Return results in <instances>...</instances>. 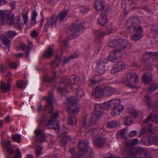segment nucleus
Masks as SVG:
<instances>
[{"instance_id": "1", "label": "nucleus", "mask_w": 158, "mask_h": 158, "mask_svg": "<svg viewBox=\"0 0 158 158\" xmlns=\"http://www.w3.org/2000/svg\"><path fill=\"white\" fill-rule=\"evenodd\" d=\"M44 99L47 100V103L44 108L45 110L48 111L50 116L48 121H43L42 120L39 123V125L43 124L44 126H46L49 128H53L56 130H59L60 128L59 122L56 118L59 115V112H52L53 106L52 102L53 100V97L52 92H49L48 97H44Z\"/></svg>"}, {"instance_id": "5", "label": "nucleus", "mask_w": 158, "mask_h": 158, "mask_svg": "<svg viewBox=\"0 0 158 158\" xmlns=\"http://www.w3.org/2000/svg\"><path fill=\"white\" fill-rule=\"evenodd\" d=\"M68 12L67 11H62L58 14V16L55 15L52 16L50 19H48L46 23L44 26V30L47 31L48 29L52 28L53 27H56L58 19L61 21H63L67 16Z\"/></svg>"}, {"instance_id": "54", "label": "nucleus", "mask_w": 158, "mask_h": 158, "mask_svg": "<svg viewBox=\"0 0 158 158\" xmlns=\"http://www.w3.org/2000/svg\"><path fill=\"white\" fill-rule=\"evenodd\" d=\"M102 80L100 78H97L94 79H91L90 80V82L93 85L96 84L99 82H100Z\"/></svg>"}, {"instance_id": "47", "label": "nucleus", "mask_w": 158, "mask_h": 158, "mask_svg": "<svg viewBox=\"0 0 158 158\" xmlns=\"http://www.w3.org/2000/svg\"><path fill=\"white\" fill-rule=\"evenodd\" d=\"M36 48V46L33 45L32 42L28 41V44L26 46V50L30 51L31 49H35Z\"/></svg>"}, {"instance_id": "28", "label": "nucleus", "mask_w": 158, "mask_h": 158, "mask_svg": "<svg viewBox=\"0 0 158 158\" xmlns=\"http://www.w3.org/2000/svg\"><path fill=\"white\" fill-rule=\"evenodd\" d=\"M53 50L50 47H48L44 52L43 56L44 58H50L53 54Z\"/></svg>"}, {"instance_id": "41", "label": "nucleus", "mask_w": 158, "mask_h": 158, "mask_svg": "<svg viewBox=\"0 0 158 158\" xmlns=\"http://www.w3.org/2000/svg\"><path fill=\"white\" fill-rule=\"evenodd\" d=\"M158 88V84H152L149 87L148 92L150 93L152 92L157 89Z\"/></svg>"}, {"instance_id": "49", "label": "nucleus", "mask_w": 158, "mask_h": 158, "mask_svg": "<svg viewBox=\"0 0 158 158\" xmlns=\"http://www.w3.org/2000/svg\"><path fill=\"white\" fill-rule=\"evenodd\" d=\"M125 130L123 129L122 130L118 131L117 132L118 137H120L121 138L126 139V136L125 135Z\"/></svg>"}, {"instance_id": "22", "label": "nucleus", "mask_w": 158, "mask_h": 158, "mask_svg": "<svg viewBox=\"0 0 158 158\" xmlns=\"http://www.w3.org/2000/svg\"><path fill=\"white\" fill-rule=\"evenodd\" d=\"M106 139L102 137L97 138L94 141V143L97 147L101 148L105 144Z\"/></svg>"}, {"instance_id": "23", "label": "nucleus", "mask_w": 158, "mask_h": 158, "mask_svg": "<svg viewBox=\"0 0 158 158\" xmlns=\"http://www.w3.org/2000/svg\"><path fill=\"white\" fill-rule=\"evenodd\" d=\"M1 89L2 91L4 93L8 92L10 89V83H6L1 81Z\"/></svg>"}, {"instance_id": "34", "label": "nucleus", "mask_w": 158, "mask_h": 158, "mask_svg": "<svg viewBox=\"0 0 158 158\" xmlns=\"http://www.w3.org/2000/svg\"><path fill=\"white\" fill-rule=\"evenodd\" d=\"M68 124L70 125H74L76 124L77 120L74 116H70L68 118Z\"/></svg>"}, {"instance_id": "25", "label": "nucleus", "mask_w": 158, "mask_h": 158, "mask_svg": "<svg viewBox=\"0 0 158 158\" xmlns=\"http://www.w3.org/2000/svg\"><path fill=\"white\" fill-rule=\"evenodd\" d=\"M117 89L115 88L110 86L105 87V94L107 96H110L116 92Z\"/></svg>"}, {"instance_id": "58", "label": "nucleus", "mask_w": 158, "mask_h": 158, "mask_svg": "<svg viewBox=\"0 0 158 158\" xmlns=\"http://www.w3.org/2000/svg\"><path fill=\"white\" fill-rule=\"evenodd\" d=\"M119 71V70H118V69L117 67L115 66V65H114V66L110 70L111 73L113 74H115Z\"/></svg>"}, {"instance_id": "7", "label": "nucleus", "mask_w": 158, "mask_h": 158, "mask_svg": "<svg viewBox=\"0 0 158 158\" xmlns=\"http://www.w3.org/2000/svg\"><path fill=\"white\" fill-rule=\"evenodd\" d=\"M78 100L76 98L72 97L66 99L65 103L67 104L66 110L71 114H78L79 111V105L77 104Z\"/></svg>"}, {"instance_id": "63", "label": "nucleus", "mask_w": 158, "mask_h": 158, "mask_svg": "<svg viewBox=\"0 0 158 158\" xmlns=\"http://www.w3.org/2000/svg\"><path fill=\"white\" fill-rule=\"evenodd\" d=\"M9 67L12 69H16L17 68V64L14 62L9 63Z\"/></svg>"}, {"instance_id": "46", "label": "nucleus", "mask_w": 158, "mask_h": 158, "mask_svg": "<svg viewBox=\"0 0 158 158\" xmlns=\"http://www.w3.org/2000/svg\"><path fill=\"white\" fill-rule=\"evenodd\" d=\"M132 121L131 117L130 116H127L126 117L124 123L126 125L129 126L132 123Z\"/></svg>"}, {"instance_id": "48", "label": "nucleus", "mask_w": 158, "mask_h": 158, "mask_svg": "<svg viewBox=\"0 0 158 158\" xmlns=\"http://www.w3.org/2000/svg\"><path fill=\"white\" fill-rule=\"evenodd\" d=\"M118 40H115L110 42L109 45L110 48H115L118 45Z\"/></svg>"}, {"instance_id": "21", "label": "nucleus", "mask_w": 158, "mask_h": 158, "mask_svg": "<svg viewBox=\"0 0 158 158\" xmlns=\"http://www.w3.org/2000/svg\"><path fill=\"white\" fill-rule=\"evenodd\" d=\"M104 0H95L94 4L95 9L98 11H100L103 9L105 6Z\"/></svg>"}, {"instance_id": "13", "label": "nucleus", "mask_w": 158, "mask_h": 158, "mask_svg": "<svg viewBox=\"0 0 158 158\" xmlns=\"http://www.w3.org/2000/svg\"><path fill=\"white\" fill-rule=\"evenodd\" d=\"M126 82L127 83L134 85L138 82V75L134 72L128 73L126 76Z\"/></svg>"}, {"instance_id": "56", "label": "nucleus", "mask_w": 158, "mask_h": 158, "mask_svg": "<svg viewBox=\"0 0 158 158\" xmlns=\"http://www.w3.org/2000/svg\"><path fill=\"white\" fill-rule=\"evenodd\" d=\"M23 19L24 24H26L28 22V12L23 14Z\"/></svg>"}, {"instance_id": "29", "label": "nucleus", "mask_w": 158, "mask_h": 158, "mask_svg": "<svg viewBox=\"0 0 158 158\" xmlns=\"http://www.w3.org/2000/svg\"><path fill=\"white\" fill-rule=\"evenodd\" d=\"M62 135H64V136L62 137L61 143L63 146H65L67 144L69 140H71L72 139L67 133L63 134Z\"/></svg>"}, {"instance_id": "11", "label": "nucleus", "mask_w": 158, "mask_h": 158, "mask_svg": "<svg viewBox=\"0 0 158 158\" xmlns=\"http://www.w3.org/2000/svg\"><path fill=\"white\" fill-rule=\"evenodd\" d=\"M84 27L82 23H79L77 22L72 24L69 28V32L70 35L72 36L70 39H72L73 36L75 37L78 35L80 31Z\"/></svg>"}, {"instance_id": "53", "label": "nucleus", "mask_w": 158, "mask_h": 158, "mask_svg": "<svg viewBox=\"0 0 158 158\" xmlns=\"http://www.w3.org/2000/svg\"><path fill=\"white\" fill-rule=\"evenodd\" d=\"M17 35V33L14 31H9L7 32V36L12 39Z\"/></svg>"}, {"instance_id": "62", "label": "nucleus", "mask_w": 158, "mask_h": 158, "mask_svg": "<svg viewBox=\"0 0 158 158\" xmlns=\"http://www.w3.org/2000/svg\"><path fill=\"white\" fill-rule=\"evenodd\" d=\"M153 115V112L151 113L143 121V122L146 123L148 122L152 118Z\"/></svg>"}, {"instance_id": "31", "label": "nucleus", "mask_w": 158, "mask_h": 158, "mask_svg": "<svg viewBox=\"0 0 158 158\" xmlns=\"http://www.w3.org/2000/svg\"><path fill=\"white\" fill-rule=\"evenodd\" d=\"M119 125L118 122L115 120H112L109 121L107 123L106 126L109 128H113Z\"/></svg>"}, {"instance_id": "30", "label": "nucleus", "mask_w": 158, "mask_h": 158, "mask_svg": "<svg viewBox=\"0 0 158 158\" xmlns=\"http://www.w3.org/2000/svg\"><path fill=\"white\" fill-rule=\"evenodd\" d=\"M143 143L147 145H150L153 144L152 136H145L143 138Z\"/></svg>"}, {"instance_id": "35", "label": "nucleus", "mask_w": 158, "mask_h": 158, "mask_svg": "<svg viewBox=\"0 0 158 158\" xmlns=\"http://www.w3.org/2000/svg\"><path fill=\"white\" fill-rule=\"evenodd\" d=\"M37 15V13L34 10L32 13V15L31 19V23L32 25H35L36 23V18Z\"/></svg>"}, {"instance_id": "60", "label": "nucleus", "mask_w": 158, "mask_h": 158, "mask_svg": "<svg viewBox=\"0 0 158 158\" xmlns=\"http://www.w3.org/2000/svg\"><path fill=\"white\" fill-rule=\"evenodd\" d=\"M129 112L131 114L133 115L134 118H136L138 116V114L135 110L132 109L130 110L129 111Z\"/></svg>"}, {"instance_id": "42", "label": "nucleus", "mask_w": 158, "mask_h": 158, "mask_svg": "<svg viewBox=\"0 0 158 158\" xmlns=\"http://www.w3.org/2000/svg\"><path fill=\"white\" fill-rule=\"evenodd\" d=\"M17 87L20 89H24L26 87L25 83L23 81H19L16 82Z\"/></svg>"}, {"instance_id": "9", "label": "nucleus", "mask_w": 158, "mask_h": 158, "mask_svg": "<svg viewBox=\"0 0 158 158\" xmlns=\"http://www.w3.org/2000/svg\"><path fill=\"white\" fill-rule=\"evenodd\" d=\"M110 101L111 114L113 116L119 115V113L122 111L123 109V106L121 104L120 100L114 99L110 100Z\"/></svg>"}, {"instance_id": "6", "label": "nucleus", "mask_w": 158, "mask_h": 158, "mask_svg": "<svg viewBox=\"0 0 158 158\" xmlns=\"http://www.w3.org/2000/svg\"><path fill=\"white\" fill-rule=\"evenodd\" d=\"M144 149L143 148L137 149L135 148H127L123 152L124 155L123 158H142L141 157H135V156L143 152ZM143 158H151V156L149 153L145 154Z\"/></svg>"}, {"instance_id": "33", "label": "nucleus", "mask_w": 158, "mask_h": 158, "mask_svg": "<svg viewBox=\"0 0 158 158\" xmlns=\"http://www.w3.org/2000/svg\"><path fill=\"white\" fill-rule=\"evenodd\" d=\"M69 151L72 155V156L71 158H82L81 155L80 154V152H79V154L76 153L75 152V148H74L70 149Z\"/></svg>"}, {"instance_id": "12", "label": "nucleus", "mask_w": 158, "mask_h": 158, "mask_svg": "<svg viewBox=\"0 0 158 158\" xmlns=\"http://www.w3.org/2000/svg\"><path fill=\"white\" fill-rule=\"evenodd\" d=\"M108 60L106 58L104 59H99L97 61L96 65L97 69L96 72L99 75H101L104 73L106 64Z\"/></svg>"}, {"instance_id": "27", "label": "nucleus", "mask_w": 158, "mask_h": 158, "mask_svg": "<svg viewBox=\"0 0 158 158\" xmlns=\"http://www.w3.org/2000/svg\"><path fill=\"white\" fill-rule=\"evenodd\" d=\"M102 108L100 104H94V113L97 116H100L102 114Z\"/></svg>"}, {"instance_id": "24", "label": "nucleus", "mask_w": 158, "mask_h": 158, "mask_svg": "<svg viewBox=\"0 0 158 158\" xmlns=\"http://www.w3.org/2000/svg\"><path fill=\"white\" fill-rule=\"evenodd\" d=\"M86 118L85 117H84V123H83V126L85 128V130L87 131H89V132L91 133L93 135L96 136L98 133L99 129H88V127L86 124Z\"/></svg>"}, {"instance_id": "20", "label": "nucleus", "mask_w": 158, "mask_h": 158, "mask_svg": "<svg viewBox=\"0 0 158 158\" xmlns=\"http://www.w3.org/2000/svg\"><path fill=\"white\" fill-rule=\"evenodd\" d=\"M62 54L60 55H57L56 56L55 59L50 63V66L52 69H55L59 66V64L61 61V57Z\"/></svg>"}, {"instance_id": "37", "label": "nucleus", "mask_w": 158, "mask_h": 158, "mask_svg": "<svg viewBox=\"0 0 158 158\" xmlns=\"http://www.w3.org/2000/svg\"><path fill=\"white\" fill-rule=\"evenodd\" d=\"M114 65L120 71L124 69L125 68V64L122 61H119L117 64Z\"/></svg>"}, {"instance_id": "45", "label": "nucleus", "mask_w": 158, "mask_h": 158, "mask_svg": "<svg viewBox=\"0 0 158 158\" xmlns=\"http://www.w3.org/2000/svg\"><path fill=\"white\" fill-rule=\"evenodd\" d=\"M151 77L147 75V74H144L143 75V81L145 84L148 83L151 80Z\"/></svg>"}, {"instance_id": "43", "label": "nucleus", "mask_w": 158, "mask_h": 158, "mask_svg": "<svg viewBox=\"0 0 158 158\" xmlns=\"http://www.w3.org/2000/svg\"><path fill=\"white\" fill-rule=\"evenodd\" d=\"M145 102L148 106H150L152 105V100L149 94H147L145 95Z\"/></svg>"}, {"instance_id": "40", "label": "nucleus", "mask_w": 158, "mask_h": 158, "mask_svg": "<svg viewBox=\"0 0 158 158\" xmlns=\"http://www.w3.org/2000/svg\"><path fill=\"white\" fill-rule=\"evenodd\" d=\"M89 5L83 6L80 7V10L83 14L87 13L89 10Z\"/></svg>"}, {"instance_id": "15", "label": "nucleus", "mask_w": 158, "mask_h": 158, "mask_svg": "<svg viewBox=\"0 0 158 158\" xmlns=\"http://www.w3.org/2000/svg\"><path fill=\"white\" fill-rule=\"evenodd\" d=\"M136 4V2L132 0H125L122 4V7L125 10H130L133 9Z\"/></svg>"}, {"instance_id": "4", "label": "nucleus", "mask_w": 158, "mask_h": 158, "mask_svg": "<svg viewBox=\"0 0 158 158\" xmlns=\"http://www.w3.org/2000/svg\"><path fill=\"white\" fill-rule=\"evenodd\" d=\"M129 22H131V25L127 24L128 26L127 30L131 32H136L133 36L132 39L133 40L136 41L139 40L142 37V33L143 32V27L138 25H135L131 19H129L127 21V23Z\"/></svg>"}, {"instance_id": "36", "label": "nucleus", "mask_w": 158, "mask_h": 158, "mask_svg": "<svg viewBox=\"0 0 158 158\" xmlns=\"http://www.w3.org/2000/svg\"><path fill=\"white\" fill-rule=\"evenodd\" d=\"M46 136L44 133L41 134L39 136L36 137V139L39 143H42L46 141Z\"/></svg>"}, {"instance_id": "3", "label": "nucleus", "mask_w": 158, "mask_h": 158, "mask_svg": "<svg viewBox=\"0 0 158 158\" xmlns=\"http://www.w3.org/2000/svg\"><path fill=\"white\" fill-rule=\"evenodd\" d=\"M62 81L61 82L69 85L74 89H76L84 83L85 78L83 76L79 77L76 75H73L69 77L64 78Z\"/></svg>"}, {"instance_id": "19", "label": "nucleus", "mask_w": 158, "mask_h": 158, "mask_svg": "<svg viewBox=\"0 0 158 158\" xmlns=\"http://www.w3.org/2000/svg\"><path fill=\"white\" fill-rule=\"evenodd\" d=\"M118 45L122 48H129L131 46V44L127 40L122 39H118Z\"/></svg>"}, {"instance_id": "17", "label": "nucleus", "mask_w": 158, "mask_h": 158, "mask_svg": "<svg viewBox=\"0 0 158 158\" xmlns=\"http://www.w3.org/2000/svg\"><path fill=\"white\" fill-rule=\"evenodd\" d=\"M110 11V9L108 8L105 9L104 12L99 15L98 18V24L102 26H104L107 21L106 15Z\"/></svg>"}, {"instance_id": "50", "label": "nucleus", "mask_w": 158, "mask_h": 158, "mask_svg": "<svg viewBox=\"0 0 158 158\" xmlns=\"http://www.w3.org/2000/svg\"><path fill=\"white\" fill-rule=\"evenodd\" d=\"M42 150V147L41 146H37L35 150V153L36 156L38 157L41 154V151Z\"/></svg>"}, {"instance_id": "51", "label": "nucleus", "mask_w": 158, "mask_h": 158, "mask_svg": "<svg viewBox=\"0 0 158 158\" xmlns=\"http://www.w3.org/2000/svg\"><path fill=\"white\" fill-rule=\"evenodd\" d=\"M100 116H97L94 113L91 116L90 119V122L91 124H94L98 119V118Z\"/></svg>"}, {"instance_id": "61", "label": "nucleus", "mask_w": 158, "mask_h": 158, "mask_svg": "<svg viewBox=\"0 0 158 158\" xmlns=\"http://www.w3.org/2000/svg\"><path fill=\"white\" fill-rule=\"evenodd\" d=\"M9 4L11 7V10H13L15 8L16 4L15 2L11 1L9 2Z\"/></svg>"}, {"instance_id": "18", "label": "nucleus", "mask_w": 158, "mask_h": 158, "mask_svg": "<svg viewBox=\"0 0 158 158\" xmlns=\"http://www.w3.org/2000/svg\"><path fill=\"white\" fill-rule=\"evenodd\" d=\"M1 144L2 147H4L6 148L9 154L12 155L13 154L14 150L10 141L9 140L5 141L2 139Z\"/></svg>"}, {"instance_id": "16", "label": "nucleus", "mask_w": 158, "mask_h": 158, "mask_svg": "<svg viewBox=\"0 0 158 158\" xmlns=\"http://www.w3.org/2000/svg\"><path fill=\"white\" fill-rule=\"evenodd\" d=\"M121 51V50H117L111 51L109 55L110 60L113 62H115L121 58L122 56Z\"/></svg>"}, {"instance_id": "39", "label": "nucleus", "mask_w": 158, "mask_h": 158, "mask_svg": "<svg viewBox=\"0 0 158 158\" xmlns=\"http://www.w3.org/2000/svg\"><path fill=\"white\" fill-rule=\"evenodd\" d=\"M78 56V55L76 53H75L72 54L68 58L64 57L63 64L66 63L71 59H73L77 58Z\"/></svg>"}, {"instance_id": "26", "label": "nucleus", "mask_w": 158, "mask_h": 158, "mask_svg": "<svg viewBox=\"0 0 158 158\" xmlns=\"http://www.w3.org/2000/svg\"><path fill=\"white\" fill-rule=\"evenodd\" d=\"M0 39L2 43L6 47L8 48L9 50L11 44L10 40L4 35L1 36Z\"/></svg>"}, {"instance_id": "57", "label": "nucleus", "mask_w": 158, "mask_h": 158, "mask_svg": "<svg viewBox=\"0 0 158 158\" xmlns=\"http://www.w3.org/2000/svg\"><path fill=\"white\" fill-rule=\"evenodd\" d=\"M153 144L155 145L158 146V135L155 136H152Z\"/></svg>"}, {"instance_id": "10", "label": "nucleus", "mask_w": 158, "mask_h": 158, "mask_svg": "<svg viewBox=\"0 0 158 158\" xmlns=\"http://www.w3.org/2000/svg\"><path fill=\"white\" fill-rule=\"evenodd\" d=\"M112 31L113 29L110 25L108 26L106 32L101 30H96L94 32V34L96 36V38L94 40L96 44H99V47H100L102 45L101 39L105 35L112 33Z\"/></svg>"}, {"instance_id": "38", "label": "nucleus", "mask_w": 158, "mask_h": 158, "mask_svg": "<svg viewBox=\"0 0 158 158\" xmlns=\"http://www.w3.org/2000/svg\"><path fill=\"white\" fill-rule=\"evenodd\" d=\"M12 138L14 142L20 143L21 141L20 139H21V137L20 135L18 134H15L13 135L12 136Z\"/></svg>"}, {"instance_id": "14", "label": "nucleus", "mask_w": 158, "mask_h": 158, "mask_svg": "<svg viewBox=\"0 0 158 158\" xmlns=\"http://www.w3.org/2000/svg\"><path fill=\"white\" fill-rule=\"evenodd\" d=\"M105 86L100 85L96 86L94 91L92 92V94L96 98H99L105 94Z\"/></svg>"}, {"instance_id": "32", "label": "nucleus", "mask_w": 158, "mask_h": 158, "mask_svg": "<svg viewBox=\"0 0 158 158\" xmlns=\"http://www.w3.org/2000/svg\"><path fill=\"white\" fill-rule=\"evenodd\" d=\"M56 75V73H53V76L52 77H50L48 76H44V81L48 82H51L53 81Z\"/></svg>"}, {"instance_id": "64", "label": "nucleus", "mask_w": 158, "mask_h": 158, "mask_svg": "<svg viewBox=\"0 0 158 158\" xmlns=\"http://www.w3.org/2000/svg\"><path fill=\"white\" fill-rule=\"evenodd\" d=\"M31 35L32 37L34 38L36 37L38 35V33L35 30H33L31 33Z\"/></svg>"}, {"instance_id": "55", "label": "nucleus", "mask_w": 158, "mask_h": 158, "mask_svg": "<svg viewBox=\"0 0 158 158\" xmlns=\"http://www.w3.org/2000/svg\"><path fill=\"white\" fill-rule=\"evenodd\" d=\"M15 155L14 156V158H21V153L19 148L16 149L15 150Z\"/></svg>"}, {"instance_id": "8", "label": "nucleus", "mask_w": 158, "mask_h": 158, "mask_svg": "<svg viewBox=\"0 0 158 158\" xmlns=\"http://www.w3.org/2000/svg\"><path fill=\"white\" fill-rule=\"evenodd\" d=\"M89 142L85 140H81L78 144V148L82 158H86V156L93 154L92 149L89 145Z\"/></svg>"}, {"instance_id": "59", "label": "nucleus", "mask_w": 158, "mask_h": 158, "mask_svg": "<svg viewBox=\"0 0 158 158\" xmlns=\"http://www.w3.org/2000/svg\"><path fill=\"white\" fill-rule=\"evenodd\" d=\"M84 95V93L83 89H81L79 90L77 93V95L78 98H81Z\"/></svg>"}, {"instance_id": "44", "label": "nucleus", "mask_w": 158, "mask_h": 158, "mask_svg": "<svg viewBox=\"0 0 158 158\" xmlns=\"http://www.w3.org/2000/svg\"><path fill=\"white\" fill-rule=\"evenodd\" d=\"M101 106V108L102 109L107 110L110 107V101L106 102H105L102 104H100Z\"/></svg>"}, {"instance_id": "2", "label": "nucleus", "mask_w": 158, "mask_h": 158, "mask_svg": "<svg viewBox=\"0 0 158 158\" xmlns=\"http://www.w3.org/2000/svg\"><path fill=\"white\" fill-rule=\"evenodd\" d=\"M14 15L9 11L4 10L0 11V23L2 24L7 23L9 20V24L11 26L14 25V27L19 29H22V24L20 23L21 18L17 16L14 19Z\"/></svg>"}, {"instance_id": "52", "label": "nucleus", "mask_w": 158, "mask_h": 158, "mask_svg": "<svg viewBox=\"0 0 158 158\" xmlns=\"http://www.w3.org/2000/svg\"><path fill=\"white\" fill-rule=\"evenodd\" d=\"M58 89L60 93L63 95H65L68 92V91L64 87H59L58 88Z\"/></svg>"}]
</instances>
